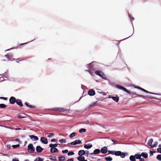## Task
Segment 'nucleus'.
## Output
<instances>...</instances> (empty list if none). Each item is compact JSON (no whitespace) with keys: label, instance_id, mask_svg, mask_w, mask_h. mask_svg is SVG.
Segmentation results:
<instances>
[{"label":"nucleus","instance_id":"obj_1","mask_svg":"<svg viewBox=\"0 0 161 161\" xmlns=\"http://www.w3.org/2000/svg\"><path fill=\"white\" fill-rule=\"evenodd\" d=\"M116 87L118 88H119L120 89L123 90L125 92H127L129 94H131V95L133 96L136 95L137 96L139 97H143V96L142 95L137 94H135L134 93H131L130 91L127 90L126 88H125V87H124L121 86H120L119 85H117L116 86Z\"/></svg>","mask_w":161,"mask_h":161},{"label":"nucleus","instance_id":"obj_2","mask_svg":"<svg viewBox=\"0 0 161 161\" xmlns=\"http://www.w3.org/2000/svg\"><path fill=\"white\" fill-rule=\"evenodd\" d=\"M95 73L96 75H99L103 79H106V76L101 71L97 70L95 71Z\"/></svg>","mask_w":161,"mask_h":161},{"label":"nucleus","instance_id":"obj_3","mask_svg":"<svg viewBox=\"0 0 161 161\" xmlns=\"http://www.w3.org/2000/svg\"><path fill=\"white\" fill-rule=\"evenodd\" d=\"M28 151L30 153H33L35 151V148L32 144H30L28 146Z\"/></svg>","mask_w":161,"mask_h":161},{"label":"nucleus","instance_id":"obj_4","mask_svg":"<svg viewBox=\"0 0 161 161\" xmlns=\"http://www.w3.org/2000/svg\"><path fill=\"white\" fill-rule=\"evenodd\" d=\"M53 110L54 111H58L60 112H64L67 110L64 108H54L53 109Z\"/></svg>","mask_w":161,"mask_h":161},{"label":"nucleus","instance_id":"obj_5","mask_svg":"<svg viewBox=\"0 0 161 161\" xmlns=\"http://www.w3.org/2000/svg\"><path fill=\"white\" fill-rule=\"evenodd\" d=\"M81 143V141H80V140H76L75 141L73 142H72L70 143H69L68 144H71V145H76L77 144H80Z\"/></svg>","mask_w":161,"mask_h":161},{"label":"nucleus","instance_id":"obj_6","mask_svg":"<svg viewBox=\"0 0 161 161\" xmlns=\"http://www.w3.org/2000/svg\"><path fill=\"white\" fill-rule=\"evenodd\" d=\"M16 101L15 98L14 97H11L9 100V103L11 104H14L16 103Z\"/></svg>","mask_w":161,"mask_h":161},{"label":"nucleus","instance_id":"obj_7","mask_svg":"<svg viewBox=\"0 0 161 161\" xmlns=\"http://www.w3.org/2000/svg\"><path fill=\"white\" fill-rule=\"evenodd\" d=\"M100 152L103 154H105L107 152V148L106 147H104L101 149Z\"/></svg>","mask_w":161,"mask_h":161},{"label":"nucleus","instance_id":"obj_8","mask_svg":"<svg viewBox=\"0 0 161 161\" xmlns=\"http://www.w3.org/2000/svg\"><path fill=\"white\" fill-rule=\"evenodd\" d=\"M88 94L91 96H94L95 94V92L94 90L92 89L89 91Z\"/></svg>","mask_w":161,"mask_h":161},{"label":"nucleus","instance_id":"obj_9","mask_svg":"<svg viewBox=\"0 0 161 161\" xmlns=\"http://www.w3.org/2000/svg\"><path fill=\"white\" fill-rule=\"evenodd\" d=\"M41 142L45 144H47L48 143L47 139L44 137H42L41 138Z\"/></svg>","mask_w":161,"mask_h":161},{"label":"nucleus","instance_id":"obj_10","mask_svg":"<svg viewBox=\"0 0 161 161\" xmlns=\"http://www.w3.org/2000/svg\"><path fill=\"white\" fill-rule=\"evenodd\" d=\"M100 150L98 149H96L94 151H93V153H90V154H91V155H92V154H98L99 153H100Z\"/></svg>","mask_w":161,"mask_h":161},{"label":"nucleus","instance_id":"obj_11","mask_svg":"<svg viewBox=\"0 0 161 161\" xmlns=\"http://www.w3.org/2000/svg\"><path fill=\"white\" fill-rule=\"evenodd\" d=\"M36 150L38 153H40L42 151L43 149L40 146H37L36 147Z\"/></svg>","mask_w":161,"mask_h":161},{"label":"nucleus","instance_id":"obj_12","mask_svg":"<svg viewBox=\"0 0 161 161\" xmlns=\"http://www.w3.org/2000/svg\"><path fill=\"white\" fill-rule=\"evenodd\" d=\"M16 103L20 107H22L23 106L22 101L21 100L17 99L16 101Z\"/></svg>","mask_w":161,"mask_h":161},{"label":"nucleus","instance_id":"obj_13","mask_svg":"<svg viewBox=\"0 0 161 161\" xmlns=\"http://www.w3.org/2000/svg\"><path fill=\"white\" fill-rule=\"evenodd\" d=\"M29 137L32 140L34 139L35 141H37L38 140V137L34 135H30Z\"/></svg>","mask_w":161,"mask_h":161},{"label":"nucleus","instance_id":"obj_14","mask_svg":"<svg viewBox=\"0 0 161 161\" xmlns=\"http://www.w3.org/2000/svg\"><path fill=\"white\" fill-rule=\"evenodd\" d=\"M92 146V144H85L84 145V147L86 149H89L91 148Z\"/></svg>","mask_w":161,"mask_h":161},{"label":"nucleus","instance_id":"obj_15","mask_svg":"<svg viewBox=\"0 0 161 161\" xmlns=\"http://www.w3.org/2000/svg\"><path fill=\"white\" fill-rule=\"evenodd\" d=\"M58 150L56 148L52 147L51 149V152L52 153L58 152Z\"/></svg>","mask_w":161,"mask_h":161},{"label":"nucleus","instance_id":"obj_16","mask_svg":"<svg viewBox=\"0 0 161 161\" xmlns=\"http://www.w3.org/2000/svg\"><path fill=\"white\" fill-rule=\"evenodd\" d=\"M23 114H19L17 115L18 118L19 119L23 118L26 117V116H24Z\"/></svg>","mask_w":161,"mask_h":161},{"label":"nucleus","instance_id":"obj_17","mask_svg":"<svg viewBox=\"0 0 161 161\" xmlns=\"http://www.w3.org/2000/svg\"><path fill=\"white\" fill-rule=\"evenodd\" d=\"M85 151L84 150H80L78 152V155L80 156H82L83 155L85 154Z\"/></svg>","mask_w":161,"mask_h":161},{"label":"nucleus","instance_id":"obj_18","mask_svg":"<svg viewBox=\"0 0 161 161\" xmlns=\"http://www.w3.org/2000/svg\"><path fill=\"white\" fill-rule=\"evenodd\" d=\"M111 98L112 99L116 102H118L119 101V98L118 97H112Z\"/></svg>","mask_w":161,"mask_h":161},{"label":"nucleus","instance_id":"obj_19","mask_svg":"<svg viewBox=\"0 0 161 161\" xmlns=\"http://www.w3.org/2000/svg\"><path fill=\"white\" fill-rule=\"evenodd\" d=\"M79 156L77 158V159L79 161H82L83 160L85 159V157L82 156Z\"/></svg>","mask_w":161,"mask_h":161},{"label":"nucleus","instance_id":"obj_20","mask_svg":"<svg viewBox=\"0 0 161 161\" xmlns=\"http://www.w3.org/2000/svg\"><path fill=\"white\" fill-rule=\"evenodd\" d=\"M58 159L60 161H63L65 160V158L64 156H61L58 157Z\"/></svg>","mask_w":161,"mask_h":161},{"label":"nucleus","instance_id":"obj_21","mask_svg":"<svg viewBox=\"0 0 161 161\" xmlns=\"http://www.w3.org/2000/svg\"><path fill=\"white\" fill-rule=\"evenodd\" d=\"M130 159L131 161H136V159L134 156L131 155L130 157Z\"/></svg>","mask_w":161,"mask_h":161},{"label":"nucleus","instance_id":"obj_22","mask_svg":"<svg viewBox=\"0 0 161 161\" xmlns=\"http://www.w3.org/2000/svg\"><path fill=\"white\" fill-rule=\"evenodd\" d=\"M141 155V156L145 158H147L148 157V154L147 153H142Z\"/></svg>","mask_w":161,"mask_h":161},{"label":"nucleus","instance_id":"obj_23","mask_svg":"<svg viewBox=\"0 0 161 161\" xmlns=\"http://www.w3.org/2000/svg\"><path fill=\"white\" fill-rule=\"evenodd\" d=\"M158 142H155L153 145L150 144V146L151 148H153L154 147H156L158 145Z\"/></svg>","mask_w":161,"mask_h":161},{"label":"nucleus","instance_id":"obj_24","mask_svg":"<svg viewBox=\"0 0 161 161\" xmlns=\"http://www.w3.org/2000/svg\"><path fill=\"white\" fill-rule=\"evenodd\" d=\"M25 105H26L27 107H28L30 108H33L35 107L34 106H33L31 105H30L28 103H27V102H25Z\"/></svg>","mask_w":161,"mask_h":161},{"label":"nucleus","instance_id":"obj_25","mask_svg":"<svg viewBox=\"0 0 161 161\" xmlns=\"http://www.w3.org/2000/svg\"><path fill=\"white\" fill-rule=\"evenodd\" d=\"M121 152L120 151L114 152V154L116 156H119L121 155Z\"/></svg>","mask_w":161,"mask_h":161},{"label":"nucleus","instance_id":"obj_26","mask_svg":"<svg viewBox=\"0 0 161 161\" xmlns=\"http://www.w3.org/2000/svg\"><path fill=\"white\" fill-rule=\"evenodd\" d=\"M58 144H50L49 145V147L52 148V147H54L55 148V147H57L58 146V145H59Z\"/></svg>","mask_w":161,"mask_h":161},{"label":"nucleus","instance_id":"obj_27","mask_svg":"<svg viewBox=\"0 0 161 161\" xmlns=\"http://www.w3.org/2000/svg\"><path fill=\"white\" fill-rule=\"evenodd\" d=\"M5 57H6L8 60H10V57H12V55L11 54H8L5 55Z\"/></svg>","mask_w":161,"mask_h":161},{"label":"nucleus","instance_id":"obj_28","mask_svg":"<svg viewBox=\"0 0 161 161\" xmlns=\"http://www.w3.org/2000/svg\"><path fill=\"white\" fill-rule=\"evenodd\" d=\"M47 137H51L54 135V134L53 133H48L47 134Z\"/></svg>","mask_w":161,"mask_h":161},{"label":"nucleus","instance_id":"obj_29","mask_svg":"<svg viewBox=\"0 0 161 161\" xmlns=\"http://www.w3.org/2000/svg\"><path fill=\"white\" fill-rule=\"evenodd\" d=\"M76 134H77L76 133L73 132V133H72L71 134L69 135V137L70 138H72V137H73L74 136H76Z\"/></svg>","mask_w":161,"mask_h":161},{"label":"nucleus","instance_id":"obj_30","mask_svg":"<svg viewBox=\"0 0 161 161\" xmlns=\"http://www.w3.org/2000/svg\"><path fill=\"white\" fill-rule=\"evenodd\" d=\"M141 90L143 91L144 92H146L147 93H150V94H154V93H152V92H149V91H148L146 90H145V89L142 88V89H141Z\"/></svg>","mask_w":161,"mask_h":161},{"label":"nucleus","instance_id":"obj_31","mask_svg":"<svg viewBox=\"0 0 161 161\" xmlns=\"http://www.w3.org/2000/svg\"><path fill=\"white\" fill-rule=\"evenodd\" d=\"M105 159L107 161H111L112 160V158L110 157H105Z\"/></svg>","mask_w":161,"mask_h":161},{"label":"nucleus","instance_id":"obj_32","mask_svg":"<svg viewBox=\"0 0 161 161\" xmlns=\"http://www.w3.org/2000/svg\"><path fill=\"white\" fill-rule=\"evenodd\" d=\"M135 158L136 159H139L140 158V157H141V154H136L135 156Z\"/></svg>","mask_w":161,"mask_h":161},{"label":"nucleus","instance_id":"obj_33","mask_svg":"<svg viewBox=\"0 0 161 161\" xmlns=\"http://www.w3.org/2000/svg\"><path fill=\"white\" fill-rule=\"evenodd\" d=\"M153 142V139L152 138L151 139L148 141V145H150V144H152Z\"/></svg>","mask_w":161,"mask_h":161},{"label":"nucleus","instance_id":"obj_34","mask_svg":"<svg viewBox=\"0 0 161 161\" xmlns=\"http://www.w3.org/2000/svg\"><path fill=\"white\" fill-rule=\"evenodd\" d=\"M86 131V129H84V128H82V129H80L79 131V132L80 133H82V132H85Z\"/></svg>","mask_w":161,"mask_h":161},{"label":"nucleus","instance_id":"obj_35","mask_svg":"<svg viewBox=\"0 0 161 161\" xmlns=\"http://www.w3.org/2000/svg\"><path fill=\"white\" fill-rule=\"evenodd\" d=\"M7 107V106L4 104H0V108H4Z\"/></svg>","mask_w":161,"mask_h":161},{"label":"nucleus","instance_id":"obj_36","mask_svg":"<svg viewBox=\"0 0 161 161\" xmlns=\"http://www.w3.org/2000/svg\"><path fill=\"white\" fill-rule=\"evenodd\" d=\"M43 159H42L40 157L37 158L34 160V161H42Z\"/></svg>","mask_w":161,"mask_h":161},{"label":"nucleus","instance_id":"obj_37","mask_svg":"<svg viewBox=\"0 0 161 161\" xmlns=\"http://www.w3.org/2000/svg\"><path fill=\"white\" fill-rule=\"evenodd\" d=\"M20 145L19 144H17L16 145H13L12 146V147L13 148H15L17 147H20Z\"/></svg>","mask_w":161,"mask_h":161},{"label":"nucleus","instance_id":"obj_38","mask_svg":"<svg viewBox=\"0 0 161 161\" xmlns=\"http://www.w3.org/2000/svg\"><path fill=\"white\" fill-rule=\"evenodd\" d=\"M157 158L158 160L161 161V154L158 155L157 156Z\"/></svg>","mask_w":161,"mask_h":161},{"label":"nucleus","instance_id":"obj_39","mask_svg":"<svg viewBox=\"0 0 161 161\" xmlns=\"http://www.w3.org/2000/svg\"><path fill=\"white\" fill-rule=\"evenodd\" d=\"M121 156V157L122 158H124L125 156V154L124 153L121 152V155H120Z\"/></svg>","mask_w":161,"mask_h":161},{"label":"nucleus","instance_id":"obj_40","mask_svg":"<svg viewBox=\"0 0 161 161\" xmlns=\"http://www.w3.org/2000/svg\"><path fill=\"white\" fill-rule=\"evenodd\" d=\"M59 142L61 143H65L66 141L64 139H61L59 140Z\"/></svg>","mask_w":161,"mask_h":161},{"label":"nucleus","instance_id":"obj_41","mask_svg":"<svg viewBox=\"0 0 161 161\" xmlns=\"http://www.w3.org/2000/svg\"><path fill=\"white\" fill-rule=\"evenodd\" d=\"M74 154V153L73 152H69L68 153V156L72 155Z\"/></svg>","mask_w":161,"mask_h":161},{"label":"nucleus","instance_id":"obj_42","mask_svg":"<svg viewBox=\"0 0 161 161\" xmlns=\"http://www.w3.org/2000/svg\"><path fill=\"white\" fill-rule=\"evenodd\" d=\"M114 152L115 151H108V152L109 154H114Z\"/></svg>","mask_w":161,"mask_h":161},{"label":"nucleus","instance_id":"obj_43","mask_svg":"<svg viewBox=\"0 0 161 161\" xmlns=\"http://www.w3.org/2000/svg\"><path fill=\"white\" fill-rule=\"evenodd\" d=\"M68 152V151L67 150H62V152L63 153H67Z\"/></svg>","mask_w":161,"mask_h":161},{"label":"nucleus","instance_id":"obj_44","mask_svg":"<svg viewBox=\"0 0 161 161\" xmlns=\"http://www.w3.org/2000/svg\"><path fill=\"white\" fill-rule=\"evenodd\" d=\"M0 99H3L5 100H7V98L3 97H0Z\"/></svg>","mask_w":161,"mask_h":161},{"label":"nucleus","instance_id":"obj_45","mask_svg":"<svg viewBox=\"0 0 161 161\" xmlns=\"http://www.w3.org/2000/svg\"><path fill=\"white\" fill-rule=\"evenodd\" d=\"M157 151L158 153H161V147L157 148Z\"/></svg>","mask_w":161,"mask_h":161},{"label":"nucleus","instance_id":"obj_46","mask_svg":"<svg viewBox=\"0 0 161 161\" xmlns=\"http://www.w3.org/2000/svg\"><path fill=\"white\" fill-rule=\"evenodd\" d=\"M14 140L16 142H18L19 143H21V142L19 139H16Z\"/></svg>","mask_w":161,"mask_h":161},{"label":"nucleus","instance_id":"obj_47","mask_svg":"<svg viewBox=\"0 0 161 161\" xmlns=\"http://www.w3.org/2000/svg\"><path fill=\"white\" fill-rule=\"evenodd\" d=\"M86 71H88L90 74L92 75H93V73L91 72L90 70H86Z\"/></svg>","mask_w":161,"mask_h":161},{"label":"nucleus","instance_id":"obj_48","mask_svg":"<svg viewBox=\"0 0 161 161\" xmlns=\"http://www.w3.org/2000/svg\"><path fill=\"white\" fill-rule=\"evenodd\" d=\"M140 159V161H144V159L143 158H141V157H140V159Z\"/></svg>","mask_w":161,"mask_h":161},{"label":"nucleus","instance_id":"obj_49","mask_svg":"<svg viewBox=\"0 0 161 161\" xmlns=\"http://www.w3.org/2000/svg\"><path fill=\"white\" fill-rule=\"evenodd\" d=\"M7 147L8 149L10 148L11 147V146L9 145H7Z\"/></svg>","mask_w":161,"mask_h":161},{"label":"nucleus","instance_id":"obj_50","mask_svg":"<svg viewBox=\"0 0 161 161\" xmlns=\"http://www.w3.org/2000/svg\"><path fill=\"white\" fill-rule=\"evenodd\" d=\"M67 161H73V158L69 159Z\"/></svg>","mask_w":161,"mask_h":161},{"label":"nucleus","instance_id":"obj_51","mask_svg":"<svg viewBox=\"0 0 161 161\" xmlns=\"http://www.w3.org/2000/svg\"><path fill=\"white\" fill-rule=\"evenodd\" d=\"M12 161H19V160L17 159H13L12 160Z\"/></svg>","mask_w":161,"mask_h":161},{"label":"nucleus","instance_id":"obj_52","mask_svg":"<svg viewBox=\"0 0 161 161\" xmlns=\"http://www.w3.org/2000/svg\"><path fill=\"white\" fill-rule=\"evenodd\" d=\"M51 141L52 142H54L56 141V139H53L51 140Z\"/></svg>","mask_w":161,"mask_h":161},{"label":"nucleus","instance_id":"obj_53","mask_svg":"<svg viewBox=\"0 0 161 161\" xmlns=\"http://www.w3.org/2000/svg\"><path fill=\"white\" fill-rule=\"evenodd\" d=\"M111 141H112V142H117V141L115 140H113V139H112Z\"/></svg>","mask_w":161,"mask_h":161},{"label":"nucleus","instance_id":"obj_54","mask_svg":"<svg viewBox=\"0 0 161 161\" xmlns=\"http://www.w3.org/2000/svg\"><path fill=\"white\" fill-rule=\"evenodd\" d=\"M150 153H151V155H153V151H150Z\"/></svg>","mask_w":161,"mask_h":161},{"label":"nucleus","instance_id":"obj_55","mask_svg":"<svg viewBox=\"0 0 161 161\" xmlns=\"http://www.w3.org/2000/svg\"><path fill=\"white\" fill-rule=\"evenodd\" d=\"M136 88H138V89H140V90H141V89H142V88H141V87H139V86L137 87Z\"/></svg>","mask_w":161,"mask_h":161},{"label":"nucleus","instance_id":"obj_56","mask_svg":"<svg viewBox=\"0 0 161 161\" xmlns=\"http://www.w3.org/2000/svg\"><path fill=\"white\" fill-rule=\"evenodd\" d=\"M20 129H21L20 128L15 129L16 130H20Z\"/></svg>","mask_w":161,"mask_h":161},{"label":"nucleus","instance_id":"obj_57","mask_svg":"<svg viewBox=\"0 0 161 161\" xmlns=\"http://www.w3.org/2000/svg\"><path fill=\"white\" fill-rule=\"evenodd\" d=\"M26 43H22L20 45H22L25 44H26Z\"/></svg>","mask_w":161,"mask_h":161},{"label":"nucleus","instance_id":"obj_58","mask_svg":"<svg viewBox=\"0 0 161 161\" xmlns=\"http://www.w3.org/2000/svg\"><path fill=\"white\" fill-rule=\"evenodd\" d=\"M53 158H54V159H55V160H57V159H56V157H54Z\"/></svg>","mask_w":161,"mask_h":161},{"label":"nucleus","instance_id":"obj_59","mask_svg":"<svg viewBox=\"0 0 161 161\" xmlns=\"http://www.w3.org/2000/svg\"><path fill=\"white\" fill-rule=\"evenodd\" d=\"M88 151H87V152H86V153L87 154H88Z\"/></svg>","mask_w":161,"mask_h":161},{"label":"nucleus","instance_id":"obj_60","mask_svg":"<svg viewBox=\"0 0 161 161\" xmlns=\"http://www.w3.org/2000/svg\"><path fill=\"white\" fill-rule=\"evenodd\" d=\"M82 161H87L86 160H85V159L83 160Z\"/></svg>","mask_w":161,"mask_h":161},{"label":"nucleus","instance_id":"obj_61","mask_svg":"<svg viewBox=\"0 0 161 161\" xmlns=\"http://www.w3.org/2000/svg\"><path fill=\"white\" fill-rule=\"evenodd\" d=\"M106 94V93H104V94H103V95H105Z\"/></svg>","mask_w":161,"mask_h":161},{"label":"nucleus","instance_id":"obj_62","mask_svg":"<svg viewBox=\"0 0 161 161\" xmlns=\"http://www.w3.org/2000/svg\"><path fill=\"white\" fill-rule=\"evenodd\" d=\"M159 147H161V144H160L159 145Z\"/></svg>","mask_w":161,"mask_h":161},{"label":"nucleus","instance_id":"obj_63","mask_svg":"<svg viewBox=\"0 0 161 161\" xmlns=\"http://www.w3.org/2000/svg\"><path fill=\"white\" fill-rule=\"evenodd\" d=\"M25 161H29L28 160H25Z\"/></svg>","mask_w":161,"mask_h":161},{"label":"nucleus","instance_id":"obj_64","mask_svg":"<svg viewBox=\"0 0 161 161\" xmlns=\"http://www.w3.org/2000/svg\"><path fill=\"white\" fill-rule=\"evenodd\" d=\"M159 140V141H161V139H160Z\"/></svg>","mask_w":161,"mask_h":161}]
</instances>
